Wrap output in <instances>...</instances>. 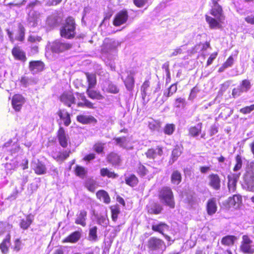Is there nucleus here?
<instances>
[{"instance_id":"nucleus-34","label":"nucleus","mask_w":254,"mask_h":254,"mask_svg":"<svg viewBox=\"0 0 254 254\" xmlns=\"http://www.w3.org/2000/svg\"><path fill=\"white\" fill-rule=\"evenodd\" d=\"M10 236H8L5 239H4L2 243L0 245V249L3 254H6L8 253L9 251V246L10 245Z\"/></svg>"},{"instance_id":"nucleus-41","label":"nucleus","mask_w":254,"mask_h":254,"mask_svg":"<svg viewBox=\"0 0 254 254\" xmlns=\"http://www.w3.org/2000/svg\"><path fill=\"white\" fill-rule=\"evenodd\" d=\"M108 160L113 165H118L120 162V158L118 154L112 152L108 155Z\"/></svg>"},{"instance_id":"nucleus-42","label":"nucleus","mask_w":254,"mask_h":254,"mask_svg":"<svg viewBox=\"0 0 254 254\" xmlns=\"http://www.w3.org/2000/svg\"><path fill=\"white\" fill-rule=\"evenodd\" d=\"M182 153V150L180 147L176 146L172 151V158L170 160L169 162L171 164L173 163L181 155Z\"/></svg>"},{"instance_id":"nucleus-35","label":"nucleus","mask_w":254,"mask_h":254,"mask_svg":"<svg viewBox=\"0 0 254 254\" xmlns=\"http://www.w3.org/2000/svg\"><path fill=\"white\" fill-rule=\"evenodd\" d=\"M97 227L96 226L89 228L88 240L91 242H97L98 240L97 236Z\"/></svg>"},{"instance_id":"nucleus-12","label":"nucleus","mask_w":254,"mask_h":254,"mask_svg":"<svg viewBox=\"0 0 254 254\" xmlns=\"http://www.w3.org/2000/svg\"><path fill=\"white\" fill-rule=\"evenodd\" d=\"M216 198L212 197L209 199L206 203V210L208 215L212 216L217 211Z\"/></svg>"},{"instance_id":"nucleus-45","label":"nucleus","mask_w":254,"mask_h":254,"mask_svg":"<svg viewBox=\"0 0 254 254\" xmlns=\"http://www.w3.org/2000/svg\"><path fill=\"white\" fill-rule=\"evenodd\" d=\"M97 224L106 228L109 224V219L107 215H100L97 218Z\"/></svg>"},{"instance_id":"nucleus-9","label":"nucleus","mask_w":254,"mask_h":254,"mask_svg":"<svg viewBox=\"0 0 254 254\" xmlns=\"http://www.w3.org/2000/svg\"><path fill=\"white\" fill-rule=\"evenodd\" d=\"M127 75L126 78H124V76H122L121 78L124 81L127 89L128 91L131 92L133 90L134 86V73L132 71H130L129 72H127Z\"/></svg>"},{"instance_id":"nucleus-26","label":"nucleus","mask_w":254,"mask_h":254,"mask_svg":"<svg viewBox=\"0 0 254 254\" xmlns=\"http://www.w3.org/2000/svg\"><path fill=\"white\" fill-rule=\"evenodd\" d=\"M149 169H152L153 170V173L156 174L158 173L159 171V170L157 168H152L151 167H149V169H147L145 167L144 165L141 164V163H139L138 165L137 168V172L140 177H144L147 174H148V173L150 171L149 170Z\"/></svg>"},{"instance_id":"nucleus-21","label":"nucleus","mask_w":254,"mask_h":254,"mask_svg":"<svg viewBox=\"0 0 254 254\" xmlns=\"http://www.w3.org/2000/svg\"><path fill=\"white\" fill-rule=\"evenodd\" d=\"M44 63L41 61H31L29 63V70L33 74H35L42 71L44 68Z\"/></svg>"},{"instance_id":"nucleus-58","label":"nucleus","mask_w":254,"mask_h":254,"mask_svg":"<svg viewBox=\"0 0 254 254\" xmlns=\"http://www.w3.org/2000/svg\"><path fill=\"white\" fill-rule=\"evenodd\" d=\"M254 110V104L251 105L250 106H246L240 109L241 113L244 114H247L250 113L252 111Z\"/></svg>"},{"instance_id":"nucleus-19","label":"nucleus","mask_w":254,"mask_h":254,"mask_svg":"<svg viewBox=\"0 0 254 254\" xmlns=\"http://www.w3.org/2000/svg\"><path fill=\"white\" fill-rule=\"evenodd\" d=\"M58 138L60 144L64 148L66 147L68 144V137L62 127H61L59 129Z\"/></svg>"},{"instance_id":"nucleus-2","label":"nucleus","mask_w":254,"mask_h":254,"mask_svg":"<svg viewBox=\"0 0 254 254\" xmlns=\"http://www.w3.org/2000/svg\"><path fill=\"white\" fill-rule=\"evenodd\" d=\"M60 34L62 37L70 39L75 35V23L72 17H67L61 28Z\"/></svg>"},{"instance_id":"nucleus-51","label":"nucleus","mask_w":254,"mask_h":254,"mask_svg":"<svg viewBox=\"0 0 254 254\" xmlns=\"http://www.w3.org/2000/svg\"><path fill=\"white\" fill-rule=\"evenodd\" d=\"M76 95L79 99H80L82 101L85 102V104L87 105L88 108L93 109L94 108L93 104L86 99L84 93H76Z\"/></svg>"},{"instance_id":"nucleus-64","label":"nucleus","mask_w":254,"mask_h":254,"mask_svg":"<svg viewBox=\"0 0 254 254\" xmlns=\"http://www.w3.org/2000/svg\"><path fill=\"white\" fill-rule=\"evenodd\" d=\"M41 40V37L35 35H30L28 37V41L34 43L39 42Z\"/></svg>"},{"instance_id":"nucleus-47","label":"nucleus","mask_w":254,"mask_h":254,"mask_svg":"<svg viewBox=\"0 0 254 254\" xmlns=\"http://www.w3.org/2000/svg\"><path fill=\"white\" fill-rule=\"evenodd\" d=\"M125 181L127 184L134 187L136 186L138 183V179L134 175H131L128 177H126Z\"/></svg>"},{"instance_id":"nucleus-13","label":"nucleus","mask_w":254,"mask_h":254,"mask_svg":"<svg viewBox=\"0 0 254 254\" xmlns=\"http://www.w3.org/2000/svg\"><path fill=\"white\" fill-rule=\"evenodd\" d=\"M40 13L35 10H30L28 14L27 24L29 27H36L38 24V20Z\"/></svg>"},{"instance_id":"nucleus-62","label":"nucleus","mask_w":254,"mask_h":254,"mask_svg":"<svg viewBox=\"0 0 254 254\" xmlns=\"http://www.w3.org/2000/svg\"><path fill=\"white\" fill-rule=\"evenodd\" d=\"M19 151H20V148L17 144H13L11 146V149H10V152L12 155H15Z\"/></svg>"},{"instance_id":"nucleus-28","label":"nucleus","mask_w":254,"mask_h":254,"mask_svg":"<svg viewBox=\"0 0 254 254\" xmlns=\"http://www.w3.org/2000/svg\"><path fill=\"white\" fill-rule=\"evenodd\" d=\"M242 202V197L238 194H234L233 197H230L228 200L229 207H233L235 208L239 207Z\"/></svg>"},{"instance_id":"nucleus-3","label":"nucleus","mask_w":254,"mask_h":254,"mask_svg":"<svg viewBox=\"0 0 254 254\" xmlns=\"http://www.w3.org/2000/svg\"><path fill=\"white\" fill-rule=\"evenodd\" d=\"M147 247L149 251L153 254H161L166 249L164 242L154 237L149 238L148 241Z\"/></svg>"},{"instance_id":"nucleus-46","label":"nucleus","mask_w":254,"mask_h":254,"mask_svg":"<svg viewBox=\"0 0 254 254\" xmlns=\"http://www.w3.org/2000/svg\"><path fill=\"white\" fill-rule=\"evenodd\" d=\"M85 186L89 191L94 192L96 189V182L93 179H88L86 181Z\"/></svg>"},{"instance_id":"nucleus-22","label":"nucleus","mask_w":254,"mask_h":254,"mask_svg":"<svg viewBox=\"0 0 254 254\" xmlns=\"http://www.w3.org/2000/svg\"><path fill=\"white\" fill-rule=\"evenodd\" d=\"M82 236V230L74 231L66 237L64 240L65 242L71 243H77L81 238Z\"/></svg>"},{"instance_id":"nucleus-49","label":"nucleus","mask_w":254,"mask_h":254,"mask_svg":"<svg viewBox=\"0 0 254 254\" xmlns=\"http://www.w3.org/2000/svg\"><path fill=\"white\" fill-rule=\"evenodd\" d=\"M25 28L24 26L19 24L18 26V33L15 37V39L19 41H22L24 39L25 36Z\"/></svg>"},{"instance_id":"nucleus-36","label":"nucleus","mask_w":254,"mask_h":254,"mask_svg":"<svg viewBox=\"0 0 254 254\" xmlns=\"http://www.w3.org/2000/svg\"><path fill=\"white\" fill-rule=\"evenodd\" d=\"M92 88H87L86 93L88 97L92 99L102 100L104 96L102 95L99 92L91 90Z\"/></svg>"},{"instance_id":"nucleus-27","label":"nucleus","mask_w":254,"mask_h":254,"mask_svg":"<svg viewBox=\"0 0 254 254\" xmlns=\"http://www.w3.org/2000/svg\"><path fill=\"white\" fill-rule=\"evenodd\" d=\"M103 51L105 53L115 55L116 53V44L115 41L110 40L108 43H105Z\"/></svg>"},{"instance_id":"nucleus-53","label":"nucleus","mask_w":254,"mask_h":254,"mask_svg":"<svg viewBox=\"0 0 254 254\" xmlns=\"http://www.w3.org/2000/svg\"><path fill=\"white\" fill-rule=\"evenodd\" d=\"M175 129V126L173 124H167L164 129V132L166 134L171 135Z\"/></svg>"},{"instance_id":"nucleus-6","label":"nucleus","mask_w":254,"mask_h":254,"mask_svg":"<svg viewBox=\"0 0 254 254\" xmlns=\"http://www.w3.org/2000/svg\"><path fill=\"white\" fill-rule=\"evenodd\" d=\"M241 251L246 254H254V240L249 236L244 235L242 237V241L240 246Z\"/></svg>"},{"instance_id":"nucleus-60","label":"nucleus","mask_w":254,"mask_h":254,"mask_svg":"<svg viewBox=\"0 0 254 254\" xmlns=\"http://www.w3.org/2000/svg\"><path fill=\"white\" fill-rule=\"evenodd\" d=\"M104 144L101 143H97L94 146V150L98 153H101L103 151Z\"/></svg>"},{"instance_id":"nucleus-15","label":"nucleus","mask_w":254,"mask_h":254,"mask_svg":"<svg viewBox=\"0 0 254 254\" xmlns=\"http://www.w3.org/2000/svg\"><path fill=\"white\" fill-rule=\"evenodd\" d=\"M24 103L25 99L22 95L16 94L13 96L12 99V105L15 111H19Z\"/></svg>"},{"instance_id":"nucleus-17","label":"nucleus","mask_w":254,"mask_h":254,"mask_svg":"<svg viewBox=\"0 0 254 254\" xmlns=\"http://www.w3.org/2000/svg\"><path fill=\"white\" fill-rule=\"evenodd\" d=\"M151 229L155 232H157L164 235V233L169 230V226L164 222H153L151 226Z\"/></svg>"},{"instance_id":"nucleus-50","label":"nucleus","mask_w":254,"mask_h":254,"mask_svg":"<svg viewBox=\"0 0 254 254\" xmlns=\"http://www.w3.org/2000/svg\"><path fill=\"white\" fill-rule=\"evenodd\" d=\"M100 174L102 177L107 176L111 178H115L117 177L114 172L110 171L107 168H102L100 170Z\"/></svg>"},{"instance_id":"nucleus-31","label":"nucleus","mask_w":254,"mask_h":254,"mask_svg":"<svg viewBox=\"0 0 254 254\" xmlns=\"http://www.w3.org/2000/svg\"><path fill=\"white\" fill-rule=\"evenodd\" d=\"M85 75L88 83V88H94L97 83L96 74L87 72Z\"/></svg>"},{"instance_id":"nucleus-59","label":"nucleus","mask_w":254,"mask_h":254,"mask_svg":"<svg viewBox=\"0 0 254 254\" xmlns=\"http://www.w3.org/2000/svg\"><path fill=\"white\" fill-rule=\"evenodd\" d=\"M185 103V99L182 98H177L175 100V106L177 108L183 107Z\"/></svg>"},{"instance_id":"nucleus-14","label":"nucleus","mask_w":254,"mask_h":254,"mask_svg":"<svg viewBox=\"0 0 254 254\" xmlns=\"http://www.w3.org/2000/svg\"><path fill=\"white\" fill-rule=\"evenodd\" d=\"M244 181V187L249 191H254V175L246 173Z\"/></svg>"},{"instance_id":"nucleus-44","label":"nucleus","mask_w":254,"mask_h":254,"mask_svg":"<svg viewBox=\"0 0 254 254\" xmlns=\"http://www.w3.org/2000/svg\"><path fill=\"white\" fill-rule=\"evenodd\" d=\"M75 173L77 176L83 179L86 175L87 171L84 167L76 165L75 169Z\"/></svg>"},{"instance_id":"nucleus-52","label":"nucleus","mask_w":254,"mask_h":254,"mask_svg":"<svg viewBox=\"0 0 254 254\" xmlns=\"http://www.w3.org/2000/svg\"><path fill=\"white\" fill-rule=\"evenodd\" d=\"M107 84L108 87L106 89V91L113 94H116L119 92V89L115 84L110 82H108Z\"/></svg>"},{"instance_id":"nucleus-23","label":"nucleus","mask_w":254,"mask_h":254,"mask_svg":"<svg viewBox=\"0 0 254 254\" xmlns=\"http://www.w3.org/2000/svg\"><path fill=\"white\" fill-rule=\"evenodd\" d=\"M240 176L238 174H233L228 176V187L230 192H234L236 189V185L238 180Z\"/></svg>"},{"instance_id":"nucleus-25","label":"nucleus","mask_w":254,"mask_h":254,"mask_svg":"<svg viewBox=\"0 0 254 254\" xmlns=\"http://www.w3.org/2000/svg\"><path fill=\"white\" fill-rule=\"evenodd\" d=\"M76 120L82 124H96L97 122L94 117L90 115H78L76 117Z\"/></svg>"},{"instance_id":"nucleus-10","label":"nucleus","mask_w":254,"mask_h":254,"mask_svg":"<svg viewBox=\"0 0 254 254\" xmlns=\"http://www.w3.org/2000/svg\"><path fill=\"white\" fill-rule=\"evenodd\" d=\"M128 17V15L127 10L120 11L116 15L113 24L116 26H120L127 22Z\"/></svg>"},{"instance_id":"nucleus-48","label":"nucleus","mask_w":254,"mask_h":254,"mask_svg":"<svg viewBox=\"0 0 254 254\" xmlns=\"http://www.w3.org/2000/svg\"><path fill=\"white\" fill-rule=\"evenodd\" d=\"M149 87V82L148 81H145L143 83L141 87V93L142 100L144 102L145 101V98L147 94V91Z\"/></svg>"},{"instance_id":"nucleus-61","label":"nucleus","mask_w":254,"mask_h":254,"mask_svg":"<svg viewBox=\"0 0 254 254\" xmlns=\"http://www.w3.org/2000/svg\"><path fill=\"white\" fill-rule=\"evenodd\" d=\"M22 244L19 239H16L14 243L13 250L16 252L19 251L22 248Z\"/></svg>"},{"instance_id":"nucleus-4","label":"nucleus","mask_w":254,"mask_h":254,"mask_svg":"<svg viewBox=\"0 0 254 254\" xmlns=\"http://www.w3.org/2000/svg\"><path fill=\"white\" fill-rule=\"evenodd\" d=\"M159 198L165 205L171 208L175 207L174 195L172 190L169 187H164L160 191Z\"/></svg>"},{"instance_id":"nucleus-33","label":"nucleus","mask_w":254,"mask_h":254,"mask_svg":"<svg viewBox=\"0 0 254 254\" xmlns=\"http://www.w3.org/2000/svg\"><path fill=\"white\" fill-rule=\"evenodd\" d=\"M59 16L57 13H54L49 16L47 19V24L50 26H55L58 23Z\"/></svg>"},{"instance_id":"nucleus-57","label":"nucleus","mask_w":254,"mask_h":254,"mask_svg":"<svg viewBox=\"0 0 254 254\" xmlns=\"http://www.w3.org/2000/svg\"><path fill=\"white\" fill-rule=\"evenodd\" d=\"M246 173L254 175V159L250 162H248Z\"/></svg>"},{"instance_id":"nucleus-63","label":"nucleus","mask_w":254,"mask_h":254,"mask_svg":"<svg viewBox=\"0 0 254 254\" xmlns=\"http://www.w3.org/2000/svg\"><path fill=\"white\" fill-rule=\"evenodd\" d=\"M185 200L187 202L189 205L192 206L195 203L194 199L192 195L190 193L187 194Z\"/></svg>"},{"instance_id":"nucleus-11","label":"nucleus","mask_w":254,"mask_h":254,"mask_svg":"<svg viewBox=\"0 0 254 254\" xmlns=\"http://www.w3.org/2000/svg\"><path fill=\"white\" fill-rule=\"evenodd\" d=\"M177 90V83L172 84L169 88L165 89L163 91V95L158 103L162 104L169 97L173 95Z\"/></svg>"},{"instance_id":"nucleus-56","label":"nucleus","mask_w":254,"mask_h":254,"mask_svg":"<svg viewBox=\"0 0 254 254\" xmlns=\"http://www.w3.org/2000/svg\"><path fill=\"white\" fill-rule=\"evenodd\" d=\"M117 144L120 147L126 148L127 146V138L126 137H118L115 139Z\"/></svg>"},{"instance_id":"nucleus-7","label":"nucleus","mask_w":254,"mask_h":254,"mask_svg":"<svg viewBox=\"0 0 254 254\" xmlns=\"http://www.w3.org/2000/svg\"><path fill=\"white\" fill-rule=\"evenodd\" d=\"M252 85L249 80H243L241 83L232 90V95L235 98L242 95L243 93L247 92L251 88Z\"/></svg>"},{"instance_id":"nucleus-40","label":"nucleus","mask_w":254,"mask_h":254,"mask_svg":"<svg viewBox=\"0 0 254 254\" xmlns=\"http://www.w3.org/2000/svg\"><path fill=\"white\" fill-rule=\"evenodd\" d=\"M202 123H198L196 126L191 127L189 129L190 134L193 136H197L201 131Z\"/></svg>"},{"instance_id":"nucleus-54","label":"nucleus","mask_w":254,"mask_h":254,"mask_svg":"<svg viewBox=\"0 0 254 254\" xmlns=\"http://www.w3.org/2000/svg\"><path fill=\"white\" fill-rule=\"evenodd\" d=\"M111 209L112 220L115 222L117 221L118 215L120 212V208L118 206H112Z\"/></svg>"},{"instance_id":"nucleus-55","label":"nucleus","mask_w":254,"mask_h":254,"mask_svg":"<svg viewBox=\"0 0 254 254\" xmlns=\"http://www.w3.org/2000/svg\"><path fill=\"white\" fill-rule=\"evenodd\" d=\"M236 163L234 167L233 171L237 172L240 170L242 166V159L240 155H237L236 157Z\"/></svg>"},{"instance_id":"nucleus-18","label":"nucleus","mask_w":254,"mask_h":254,"mask_svg":"<svg viewBox=\"0 0 254 254\" xmlns=\"http://www.w3.org/2000/svg\"><path fill=\"white\" fill-rule=\"evenodd\" d=\"M162 148L160 146H157L155 148H150L147 150L145 152L146 156L150 159H154L157 156H161L163 154Z\"/></svg>"},{"instance_id":"nucleus-16","label":"nucleus","mask_w":254,"mask_h":254,"mask_svg":"<svg viewBox=\"0 0 254 254\" xmlns=\"http://www.w3.org/2000/svg\"><path fill=\"white\" fill-rule=\"evenodd\" d=\"M60 100L65 106L69 107H70L72 104L75 103V98L71 93H64L61 96Z\"/></svg>"},{"instance_id":"nucleus-38","label":"nucleus","mask_w":254,"mask_h":254,"mask_svg":"<svg viewBox=\"0 0 254 254\" xmlns=\"http://www.w3.org/2000/svg\"><path fill=\"white\" fill-rule=\"evenodd\" d=\"M185 45L177 47L176 49H173L172 51L170 52L168 55L169 58H174L178 57L184 53V51L186 50Z\"/></svg>"},{"instance_id":"nucleus-5","label":"nucleus","mask_w":254,"mask_h":254,"mask_svg":"<svg viewBox=\"0 0 254 254\" xmlns=\"http://www.w3.org/2000/svg\"><path fill=\"white\" fill-rule=\"evenodd\" d=\"M71 45L62 40H57L50 44V48L53 53L60 54L71 48Z\"/></svg>"},{"instance_id":"nucleus-37","label":"nucleus","mask_w":254,"mask_h":254,"mask_svg":"<svg viewBox=\"0 0 254 254\" xmlns=\"http://www.w3.org/2000/svg\"><path fill=\"white\" fill-rule=\"evenodd\" d=\"M182 181V175L178 171H174L172 173L171 177V183L175 185H179Z\"/></svg>"},{"instance_id":"nucleus-20","label":"nucleus","mask_w":254,"mask_h":254,"mask_svg":"<svg viewBox=\"0 0 254 254\" xmlns=\"http://www.w3.org/2000/svg\"><path fill=\"white\" fill-rule=\"evenodd\" d=\"M147 211L149 214H159L163 210L162 206L157 202H150L147 206Z\"/></svg>"},{"instance_id":"nucleus-1","label":"nucleus","mask_w":254,"mask_h":254,"mask_svg":"<svg viewBox=\"0 0 254 254\" xmlns=\"http://www.w3.org/2000/svg\"><path fill=\"white\" fill-rule=\"evenodd\" d=\"M218 0H212L213 6L211 10V14L215 18L206 15V21L211 29L220 28L221 23L224 19V16L221 6L217 3Z\"/></svg>"},{"instance_id":"nucleus-39","label":"nucleus","mask_w":254,"mask_h":254,"mask_svg":"<svg viewBox=\"0 0 254 254\" xmlns=\"http://www.w3.org/2000/svg\"><path fill=\"white\" fill-rule=\"evenodd\" d=\"M96 195L100 200H102L105 203L108 204L110 202V198L108 193L104 190H100L97 191Z\"/></svg>"},{"instance_id":"nucleus-32","label":"nucleus","mask_w":254,"mask_h":254,"mask_svg":"<svg viewBox=\"0 0 254 254\" xmlns=\"http://www.w3.org/2000/svg\"><path fill=\"white\" fill-rule=\"evenodd\" d=\"M32 217L30 215H28L26 216L25 219L21 220L19 226L21 229L27 230L32 223Z\"/></svg>"},{"instance_id":"nucleus-29","label":"nucleus","mask_w":254,"mask_h":254,"mask_svg":"<svg viewBox=\"0 0 254 254\" xmlns=\"http://www.w3.org/2000/svg\"><path fill=\"white\" fill-rule=\"evenodd\" d=\"M12 54L14 57L18 60L25 62L26 57L25 53L18 47H15L12 50Z\"/></svg>"},{"instance_id":"nucleus-8","label":"nucleus","mask_w":254,"mask_h":254,"mask_svg":"<svg viewBox=\"0 0 254 254\" xmlns=\"http://www.w3.org/2000/svg\"><path fill=\"white\" fill-rule=\"evenodd\" d=\"M208 185L215 190L221 188V179L218 174L212 173L207 177Z\"/></svg>"},{"instance_id":"nucleus-30","label":"nucleus","mask_w":254,"mask_h":254,"mask_svg":"<svg viewBox=\"0 0 254 254\" xmlns=\"http://www.w3.org/2000/svg\"><path fill=\"white\" fill-rule=\"evenodd\" d=\"M237 238L232 235H227L222 238L221 243L225 246H231L234 244Z\"/></svg>"},{"instance_id":"nucleus-24","label":"nucleus","mask_w":254,"mask_h":254,"mask_svg":"<svg viewBox=\"0 0 254 254\" xmlns=\"http://www.w3.org/2000/svg\"><path fill=\"white\" fill-rule=\"evenodd\" d=\"M87 214V212L84 210L79 211L76 214L75 223L85 227L86 225Z\"/></svg>"},{"instance_id":"nucleus-43","label":"nucleus","mask_w":254,"mask_h":254,"mask_svg":"<svg viewBox=\"0 0 254 254\" xmlns=\"http://www.w3.org/2000/svg\"><path fill=\"white\" fill-rule=\"evenodd\" d=\"M34 170L35 173L38 175H42L46 173V168L44 164L42 162L38 161L34 166Z\"/></svg>"}]
</instances>
